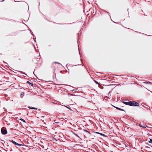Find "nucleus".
I'll return each mask as SVG.
<instances>
[{"mask_svg":"<svg viewBox=\"0 0 152 152\" xmlns=\"http://www.w3.org/2000/svg\"><path fill=\"white\" fill-rule=\"evenodd\" d=\"M15 1H18L17 0H15Z\"/></svg>","mask_w":152,"mask_h":152,"instance_id":"nucleus-13","label":"nucleus"},{"mask_svg":"<svg viewBox=\"0 0 152 152\" xmlns=\"http://www.w3.org/2000/svg\"><path fill=\"white\" fill-rule=\"evenodd\" d=\"M13 143L15 144V145H19V144L16 143V142H15V141H12Z\"/></svg>","mask_w":152,"mask_h":152,"instance_id":"nucleus-5","label":"nucleus"},{"mask_svg":"<svg viewBox=\"0 0 152 152\" xmlns=\"http://www.w3.org/2000/svg\"><path fill=\"white\" fill-rule=\"evenodd\" d=\"M97 133L98 134H99L104 136H105V135L104 134H102V133H99V132H97Z\"/></svg>","mask_w":152,"mask_h":152,"instance_id":"nucleus-7","label":"nucleus"},{"mask_svg":"<svg viewBox=\"0 0 152 152\" xmlns=\"http://www.w3.org/2000/svg\"><path fill=\"white\" fill-rule=\"evenodd\" d=\"M94 81L95 82L96 84H99V83L97 82L96 81H95V80H94Z\"/></svg>","mask_w":152,"mask_h":152,"instance_id":"nucleus-11","label":"nucleus"},{"mask_svg":"<svg viewBox=\"0 0 152 152\" xmlns=\"http://www.w3.org/2000/svg\"><path fill=\"white\" fill-rule=\"evenodd\" d=\"M28 107L31 109H35V110H37V108H35V107Z\"/></svg>","mask_w":152,"mask_h":152,"instance_id":"nucleus-6","label":"nucleus"},{"mask_svg":"<svg viewBox=\"0 0 152 152\" xmlns=\"http://www.w3.org/2000/svg\"><path fill=\"white\" fill-rule=\"evenodd\" d=\"M123 103L126 105H130V101L129 102H124Z\"/></svg>","mask_w":152,"mask_h":152,"instance_id":"nucleus-4","label":"nucleus"},{"mask_svg":"<svg viewBox=\"0 0 152 152\" xmlns=\"http://www.w3.org/2000/svg\"><path fill=\"white\" fill-rule=\"evenodd\" d=\"M115 108L117 109H118L119 110H123L122 109H121L120 108H119L118 107H115Z\"/></svg>","mask_w":152,"mask_h":152,"instance_id":"nucleus-10","label":"nucleus"},{"mask_svg":"<svg viewBox=\"0 0 152 152\" xmlns=\"http://www.w3.org/2000/svg\"><path fill=\"white\" fill-rule=\"evenodd\" d=\"M75 135L76 136H78L77 135V134H75Z\"/></svg>","mask_w":152,"mask_h":152,"instance_id":"nucleus-16","label":"nucleus"},{"mask_svg":"<svg viewBox=\"0 0 152 152\" xmlns=\"http://www.w3.org/2000/svg\"><path fill=\"white\" fill-rule=\"evenodd\" d=\"M27 83H29V84H31V85L32 86H33V84H32V83H30L29 81H28L27 82Z\"/></svg>","mask_w":152,"mask_h":152,"instance_id":"nucleus-9","label":"nucleus"},{"mask_svg":"<svg viewBox=\"0 0 152 152\" xmlns=\"http://www.w3.org/2000/svg\"><path fill=\"white\" fill-rule=\"evenodd\" d=\"M24 92H22L20 94V97L21 98H23L24 96Z\"/></svg>","mask_w":152,"mask_h":152,"instance_id":"nucleus-3","label":"nucleus"},{"mask_svg":"<svg viewBox=\"0 0 152 152\" xmlns=\"http://www.w3.org/2000/svg\"><path fill=\"white\" fill-rule=\"evenodd\" d=\"M140 126L141 127H143V126H141V125H140Z\"/></svg>","mask_w":152,"mask_h":152,"instance_id":"nucleus-14","label":"nucleus"},{"mask_svg":"<svg viewBox=\"0 0 152 152\" xmlns=\"http://www.w3.org/2000/svg\"><path fill=\"white\" fill-rule=\"evenodd\" d=\"M20 120L21 121H22L24 123H26V121H25L23 119H22V118H21L20 119Z\"/></svg>","mask_w":152,"mask_h":152,"instance_id":"nucleus-8","label":"nucleus"},{"mask_svg":"<svg viewBox=\"0 0 152 152\" xmlns=\"http://www.w3.org/2000/svg\"><path fill=\"white\" fill-rule=\"evenodd\" d=\"M149 142H152V140L151 139H150V140L149 141Z\"/></svg>","mask_w":152,"mask_h":152,"instance_id":"nucleus-12","label":"nucleus"},{"mask_svg":"<svg viewBox=\"0 0 152 152\" xmlns=\"http://www.w3.org/2000/svg\"><path fill=\"white\" fill-rule=\"evenodd\" d=\"M19 145H20V146L22 145L21 144H19Z\"/></svg>","mask_w":152,"mask_h":152,"instance_id":"nucleus-15","label":"nucleus"},{"mask_svg":"<svg viewBox=\"0 0 152 152\" xmlns=\"http://www.w3.org/2000/svg\"><path fill=\"white\" fill-rule=\"evenodd\" d=\"M1 133L3 134H7V131L6 128L3 127L1 129Z\"/></svg>","mask_w":152,"mask_h":152,"instance_id":"nucleus-2","label":"nucleus"},{"mask_svg":"<svg viewBox=\"0 0 152 152\" xmlns=\"http://www.w3.org/2000/svg\"><path fill=\"white\" fill-rule=\"evenodd\" d=\"M130 105L131 106H139V104L138 103L135 101H130Z\"/></svg>","mask_w":152,"mask_h":152,"instance_id":"nucleus-1","label":"nucleus"}]
</instances>
